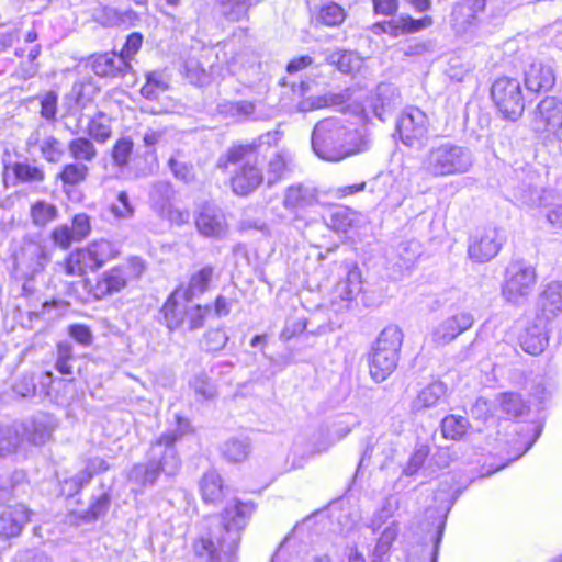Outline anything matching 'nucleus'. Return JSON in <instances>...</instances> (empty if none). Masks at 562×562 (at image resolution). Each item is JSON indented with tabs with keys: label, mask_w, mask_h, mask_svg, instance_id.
<instances>
[{
	"label": "nucleus",
	"mask_w": 562,
	"mask_h": 562,
	"mask_svg": "<svg viewBox=\"0 0 562 562\" xmlns=\"http://www.w3.org/2000/svg\"><path fill=\"white\" fill-rule=\"evenodd\" d=\"M486 0H462L454 5L451 23L458 33H465L476 23V14L485 8Z\"/></svg>",
	"instance_id": "nucleus-20"
},
{
	"label": "nucleus",
	"mask_w": 562,
	"mask_h": 562,
	"mask_svg": "<svg viewBox=\"0 0 562 562\" xmlns=\"http://www.w3.org/2000/svg\"><path fill=\"white\" fill-rule=\"evenodd\" d=\"M400 353L391 350L371 349L369 355V367L372 379L376 382L385 381L396 369Z\"/></svg>",
	"instance_id": "nucleus-22"
},
{
	"label": "nucleus",
	"mask_w": 562,
	"mask_h": 562,
	"mask_svg": "<svg viewBox=\"0 0 562 562\" xmlns=\"http://www.w3.org/2000/svg\"><path fill=\"white\" fill-rule=\"evenodd\" d=\"M69 156L74 161L82 164H91L98 156V150L90 138L76 137L68 142L67 145Z\"/></svg>",
	"instance_id": "nucleus-35"
},
{
	"label": "nucleus",
	"mask_w": 562,
	"mask_h": 562,
	"mask_svg": "<svg viewBox=\"0 0 562 562\" xmlns=\"http://www.w3.org/2000/svg\"><path fill=\"white\" fill-rule=\"evenodd\" d=\"M176 426L175 428H170L164 434H161L156 440V443H160L164 447H168L171 449H176L175 445L178 440H180L183 436L193 432V428L188 418L177 414Z\"/></svg>",
	"instance_id": "nucleus-38"
},
{
	"label": "nucleus",
	"mask_w": 562,
	"mask_h": 562,
	"mask_svg": "<svg viewBox=\"0 0 562 562\" xmlns=\"http://www.w3.org/2000/svg\"><path fill=\"white\" fill-rule=\"evenodd\" d=\"M200 491L205 503H220L224 497V486L221 475L214 470L204 473L200 481Z\"/></svg>",
	"instance_id": "nucleus-31"
},
{
	"label": "nucleus",
	"mask_w": 562,
	"mask_h": 562,
	"mask_svg": "<svg viewBox=\"0 0 562 562\" xmlns=\"http://www.w3.org/2000/svg\"><path fill=\"white\" fill-rule=\"evenodd\" d=\"M29 521V513L23 505L7 507L0 512V539L7 540L21 533Z\"/></svg>",
	"instance_id": "nucleus-21"
},
{
	"label": "nucleus",
	"mask_w": 562,
	"mask_h": 562,
	"mask_svg": "<svg viewBox=\"0 0 562 562\" xmlns=\"http://www.w3.org/2000/svg\"><path fill=\"white\" fill-rule=\"evenodd\" d=\"M549 321L536 315L532 325L528 326L520 336L522 349L530 355L542 352L548 345V325Z\"/></svg>",
	"instance_id": "nucleus-19"
},
{
	"label": "nucleus",
	"mask_w": 562,
	"mask_h": 562,
	"mask_svg": "<svg viewBox=\"0 0 562 562\" xmlns=\"http://www.w3.org/2000/svg\"><path fill=\"white\" fill-rule=\"evenodd\" d=\"M57 216L58 210L56 205L49 202L37 201L31 206V218L35 226L44 227L55 221Z\"/></svg>",
	"instance_id": "nucleus-47"
},
{
	"label": "nucleus",
	"mask_w": 562,
	"mask_h": 562,
	"mask_svg": "<svg viewBox=\"0 0 562 562\" xmlns=\"http://www.w3.org/2000/svg\"><path fill=\"white\" fill-rule=\"evenodd\" d=\"M505 240V234L498 227L480 228L469 239V257L475 262H487L499 252Z\"/></svg>",
	"instance_id": "nucleus-10"
},
{
	"label": "nucleus",
	"mask_w": 562,
	"mask_h": 562,
	"mask_svg": "<svg viewBox=\"0 0 562 562\" xmlns=\"http://www.w3.org/2000/svg\"><path fill=\"white\" fill-rule=\"evenodd\" d=\"M53 241L60 248L67 249L72 241H79L68 225H59L52 232Z\"/></svg>",
	"instance_id": "nucleus-61"
},
{
	"label": "nucleus",
	"mask_w": 562,
	"mask_h": 562,
	"mask_svg": "<svg viewBox=\"0 0 562 562\" xmlns=\"http://www.w3.org/2000/svg\"><path fill=\"white\" fill-rule=\"evenodd\" d=\"M64 383V380H56L53 373L47 371L44 372L40 378L38 390L35 384L34 376L32 374L21 375L15 382L13 390L18 395L22 397L33 396L38 392V395L48 398L50 402L58 403L59 395L57 386Z\"/></svg>",
	"instance_id": "nucleus-14"
},
{
	"label": "nucleus",
	"mask_w": 562,
	"mask_h": 562,
	"mask_svg": "<svg viewBox=\"0 0 562 562\" xmlns=\"http://www.w3.org/2000/svg\"><path fill=\"white\" fill-rule=\"evenodd\" d=\"M429 447L427 445L418 446L409 458L408 464L405 469L406 475H413L424 464L429 454Z\"/></svg>",
	"instance_id": "nucleus-63"
},
{
	"label": "nucleus",
	"mask_w": 562,
	"mask_h": 562,
	"mask_svg": "<svg viewBox=\"0 0 562 562\" xmlns=\"http://www.w3.org/2000/svg\"><path fill=\"white\" fill-rule=\"evenodd\" d=\"M134 143L130 137L119 138L111 149V159L114 167L123 170L130 164Z\"/></svg>",
	"instance_id": "nucleus-46"
},
{
	"label": "nucleus",
	"mask_w": 562,
	"mask_h": 562,
	"mask_svg": "<svg viewBox=\"0 0 562 562\" xmlns=\"http://www.w3.org/2000/svg\"><path fill=\"white\" fill-rule=\"evenodd\" d=\"M288 165V156L285 153H276L269 160L267 169V183L269 187L278 182Z\"/></svg>",
	"instance_id": "nucleus-54"
},
{
	"label": "nucleus",
	"mask_w": 562,
	"mask_h": 562,
	"mask_svg": "<svg viewBox=\"0 0 562 562\" xmlns=\"http://www.w3.org/2000/svg\"><path fill=\"white\" fill-rule=\"evenodd\" d=\"M255 0H215V9L227 21L237 22L247 16Z\"/></svg>",
	"instance_id": "nucleus-32"
},
{
	"label": "nucleus",
	"mask_w": 562,
	"mask_h": 562,
	"mask_svg": "<svg viewBox=\"0 0 562 562\" xmlns=\"http://www.w3.org/2000/svg\"><path fill=\"white\" fill-rule=\"evenodd\" d=\"M195 227L206 238L222 239L228 233V224L223 211L211 203L199 206L194 214Z\"/></svg>",
	"instance_id": "nucleus-13"
},
{
	"label": "nucleus",
	"mask_w": 562,
	"mask_h": 562,
	"mask_svg": "<svg viewBox=\"0 0 562 562\" xmlns=\"http://www.w3.org/2000/svg\"><path fill=\"white\" fill-rule=\"evenodd\" d=\"M473 323L474 317L471 313L459 312L445 318L434 328L431 340L436 346H446L470 329Z\"/></svg>",
	"instance_id": "nucleus-15"
},
{
	"label": "nucleus",
	"mask_w": 562,
	"mask_h": 562,
	"mask_svg": "<svg viewBox=\"0 0 562 562\" xmlns=\"http://www.w3.org/2000/svg\"><path fill=\"white\" fill-rule=\"evenodd\" d=\"M111 211L114 216L119 218H130L133 216L134 207L131 204L126 192L122 191L119 193L117 201L112 204Z\"/></svg>",
	"instance_id": "nucleus-62"
},
{
	"label": "nucleus",
	"mask_w": 562,
	"mask_h": 562,
	"mask_svg": "<svg viewBox=\"0 0 562 562\" xmlns=\"http://www.w3.org/2000/svg\"><path fill=\"white\" fill-rule=\"evenodd\" d=\"M50 258L40 241L23 239L14 252V270L25 279H33L43 272Z\"/></svg>",
	"instance_id": "nucleus-9"
},
{
	"label": "nucleus",
	"mask_w": 562,
	"mask_h": 562,
	"mask_svg": "<svg viewBox=\"0 0 562 562\" xmlns=\"http://www.w3.org/2000/svg\"><path fill=\"white\" fill-rule=\"evenodd\" d=\"M146 82L140 88V94L148 100H156L169 89V78L164 70H151L145 74Z\"/></svg>",
	"instance_id": "nucleus-34"
},
{
	"label": "nucleus",
	"mask_w": 562,
	"mask_h": 562,
	"mask_svg": "<svg viewBox=\"0 0 562 562\" xmlns=\"http://www.w3.org/2000/svg\"><path fill=\"white\" fill-rule=\"evenodd\" d=\"M432 24V19L430 16H424L422 19H413V18H402L394 25L395 30L401 29L402 33H414L420 30L427 29Z\"/></svg>",
	"instance_id": "nucleus-59"
},
{
	"label": "nucleus",
	"mask_w": 562,
	"mask_h": 562,
	"mask_svg": "<svg viewBox=\"0 0 562 562\" xmlns=\"http://www.w3.org/2000/svg\"><path fill=\"white\" fill-rule=\"evenodd\" d=\"M345 18V10L334 2L323 5L318 14V20L328 26L341 24Z\"/></svg>",
	"instance_id": "nucleus-56"
},
{
	"label": "nucleus",
	"mask_w": 562,
	"mask_h": 562,
	"mask_svg": "<svg viewBox=\"0 0 562 562\" xmlns=\"http://www.w3.org/2000/svg\"><path fill=\"white\" fill-rule=\"evenodd\" d=\"M214 269L211 266H205L201 268L199 271L191 274L188 285L179 286L176 290L181 291L183 296L189 301H192L195 297L204 294L210 286V283L213 279Z\"/></svg>",
	"instance_id": "nucleus-28"
},
{
	"label": "nucleus",
	"mask_w": 562,
	"mask_h": 562,
	"mask_svg": "<svg viewBox=\"0 0 562 562\" xmlns=\"http://www.w3.org/2000/svg\"><path fill=\"white\" fill-rule=\"evenodd\" d=\"M190 386L202 400H213L216 396V387L205 373L196 374L190 381Z\"/></svg>",
	"instance_id": "nucleus-53"
},
{
	"label": "nucleus",
	"mask_w": 562,
	"mask_h": 562,
	"mask_svg": "<svg viewBox=\"0 0 562 562\" xmlns=\"http://www.w3.org/2000/svg\"><path fill=\"white\" fill-rule=\"evenodd\" d=\"M146 269L145 262L138 257H131L126 261L104 271L91 289L97 300L121 292L127 283L142 277Z\"/></svg>",
	"instance_id": "nucleus-6"
},
{
	"label": "nucleus",
	"mask_w": 562,
	"mask_h": 562,
	"mask_svg": "<svg viewBox=\"0 0 562 562\" xmlns=\"http://www.w3.org/2000/svg\"><path fill=\"white\" fill-rule=\"evenodd\" d=\"M250 453V440L247 437L231 438L222 446V454L229 462H243Z\"/></svg>",
	"instance_id": "nucleus-40"
},
{
	"label": "nucleus",
	"mask_w": 562,
	"mask_h": 562,
	"mask_svg": "<svg viewBox=\"0 0 562 562\" xmlns=\"http://www.w3.org/2000/svg\"><path fill=\"white\" fill-rule=\"evenodd\" d=\"M447 385L440 381H435L424 387L413 402V408L416 412L437 406L446 398Z\"/></svg>",
	"instance_id": "nucleus-30"
},
{
	"label": "nucleus",
	"mask_w": 562,
	"mask_h": 562,
	"mask_svg": "<svg viewBox=\"0 0 562 562\" xmlns=\"http://www.w3.org/2000/svg\"><path fill=\"white\" fill-rule=\"evenodd\" d=\"M182 294L181 291L175 290L160 308L162 323L171 331L186 324V313L190 301Z\"/></svg>",
	"instance_id": "nucleus-18"
},
{
	"label": "nucleus",
	"mask_w": 562,
	"mask_h": 562,
	"mask_svg": "<svg viewBox=\"0 0 562 562\" xmlns=\"http://www.w3.org/2000/svg\"><path fill=\"white\" fill-rule=\"evenodd\" d=\"M548 192L531 184L521 186L516 193V200L521 206L529 209L546 206L548 204Z\"/></svg>",
	"instance_id": "nucleus-36"
},
{
	"label": "nucleus",
	"mask_w": 562,
	"mask_h": 562,
	"mask_svg": "<svg viewBox=\"0 0 562 562\" xmlns=\"http://www.w3.org/2000/svg\"><path fill=\"white\" fill-rule=\"evenodd\" d=\"M90 169L88 165L80 161H72L63 166L56 175V180L61 181L63 187H77L83 183L89 177Z\"/></svg>",
	"instance_id": "nucleus-33"
},
{
	"label": "nucleus",
	"mask_w": 562,
	"mask_h": 562,
	"mask_svg": "<svg viewBox=\"0 0 562 562\" xmlns=\"http://www.w3.org/2000/svg\"><path fill=\"white\" fill-rule=\"evenodd\" d=\"M554 83L555 75L553 69L541 61L531 63L525 71V85L530 91H548Z\"/></svg>",
	"instance_id": "nucleus-23"
},
{
	"label": "nucleus",
	"mask_w": 562,
	"mask_h": 562,
	"mask_svg": "<svg viewBox=\"0 0 562 562\" xmlns=\"http://www.w3.org/2000/svg\"><path fill=\"white\" fill-rule=\"evenodd\" d=\"M120 249L109 240L100 239L77 249L67 258L64 267L68 276H82L88 270L95 271L108 261L115 259Z\"/></svg>",
	"instance_id": "nucleus-5"
},
{
	"label": "nucleus",
	"mask_w": 562,
	"mask_h": 562,
	"mask_svg": "<svg viewBox=\"0 0 562 562\" xmlns=\"http://www.w3.org/2000/svg\"><path fill=\"white\" fill-rule=\"evenodd\" d=\"M531 126L537 133H549L562 139V101L555 97L542 99L532 112Z\"/></svg>",
	"instance_id": "nucleus-11"
},
{
	"label": "nucleus",
	"mask_w": 562,
	"mask_h": 562,
	"mask_svg": "<svg viewBox=\"0 0 562 562\" xmlns=\"http://www.w3.org/2000/svg\"><path fill=\"white\" fill-rule=\"evenodd\" d=\"M40 153L49 164H58L65 154L63 143L54 135L44 137L40 144Z\"/></svg>",
	"instance_id": "nucleus-48"
},
{
	"label": "nucleus",
	"mask_w": 562,
	"mask_h": 562,
	"mask_svg": "<svg viewBox=\"0 0 562 562\" xmlns=\"http://www.w3.org/2000/svg\"><path fill=\"white\" fill-rule=\"evenodd\" d=\"M91 68L94 75L102 78H120L132 68L131 64L115 52L91 56Z\"/></svg>",
	"instance_id": "nucleus-17"
},
{
	"label": "nucleus",
	"mask_w": 562,
	"mask_h": 562,
	"mask_svg": "<svg viewBox=\"0 0 562 562\" xmlns=\"http://www.w3.org/2000/svg\"><path fill=\"white\" fill-rule=\"evenodd\" d=\"M470 427L468 418L460 415L446 416L441 422V432L446 439L460 440Z\"/></svg>",
	"instance_id": "nucleus-44"
},
{
	"label": "nucleus",
	"mask_w": 562,
	"mask_h": 562,
	"mask_svg": "<svg viewBox=\"0 0 562 562\" xmlns=\"http://www.w3.org/2000/svg\"><path fill=\"white\" fill-rule=\"evenodd\" d=\"M327 61L337 66V68L344 74H352L361 66L360 57L353 52L348 50L333 52L327 56Z\"/></svg>",
	"instance_id": "nucleus-45"
},
{
	"label": "nucleus",
	"mask_w": 562,
	"mask_h": 562,
	"mask_svg": "<svg viewBox=\"0 0 562 562\" xmlns=\"http://www.w3.org/2000/svg\"><path fill=\"white\" fill-rule=\"evenodd\" d=\"M315 201L316 195L313 190L297 184L286 190L283 205L285 209H302L312 205Z\"/></svg>",
	"instance_id": "nucleus-37"
},
{
	"label": "nucleus",
	"mask_w": 562,
	"mask_h": 562,
	"mask_svg": "<svg viewBox=\"0 0 562 562\" xmlns=\"http://www.w3.org/2000/svg\"><path fill=\"white\" fill-rule=\"evenodd\" d=\"M181 467L177 449L164 447L151 442L146 461L133 465L128 473V481L140 487H151L160 474L175 476Z\"/></svg>",
	"instance_id": "nucleus-4"
},
{
	"label": "nucleus",
	"mask_w": 562,
	"mask_h": 562,
	"mask_svg": "<svg viewBox=\"0 0 562 562\" xmlns=\"http://www.w3.org/2000/svg\"><path fill=\"white\" fill-rule=\"evenodd\" d=\"M312 147L319 158L331 162L341 161L362 150L357 130L339 117L324 119L314 126Z\"/></svg>",
	"instance_id": "nucleus-2"
},
{
	"label": "nucleus",
	"mask_w": 562,
	"mask_h": 562,
	"mask_svg": "<svg viewBox=\"0 0 562 562\" xmlns=\"http://www.w3.org/2000/svg\"><path fill=\"white\" fill-rule=\"evenodd\" d=\"M263 176L256 162L244 164L231 179V186L234 193L247 195L252 192L262 182Z\"/></svg>",
	"instance_id": "nucleus-25"
},
{
	"label": "nucleus",
	"mask_w": 562,
	"mask_h": 562,
	"mask_svg": "<svg viewBox=\"0 0 562 562\" xmlns=\"http://www.w3.org/2000/svg\"><path fill=\"white\" fill-rule=\"evenodd\" d=\"M256 160V146L250 144H237L229 147L225 154L220 156L217 167L226 170L231 165L254 164Z\"/></svg>",
	"instance_id": "nucleus-29"
},
{
	"label": "nucleus",
	"mask_w": 562,
	"mask_h": 562,
	"mask_svg": "<svg viewBox=\"0 0 562 562\" xmlns=\"http://www.w3.org/2000/svg\"><path fill=\"white\" fill-rule=\"evenodd\" d=\"M228 341L227 334L221 329H210L204 335V347L206 351L215 352L222 350Z\"/></svg>",
	"instance_id": "nucleus-58"
},
{
	"label": "nucleus",
	"mask_w": 562,
	"mask_h": 562,
	"mask_svg": "<svg viewBox=\"0 0 562 562\" xmlns=\"http://www.w3.org/2000/svg\"><path fill=\"white\" fill-rule=\"evenodd\" d=\"M10 169L15 180L23 184H41L45 181L46 175L44 167L36 161H30L27 158L15 161Z\"/></svg>",
	"instance_id": "nucleus-27"
},
{
	"label": "nucleus",
	"mask_w": 562,
	"mask_h": 562,
	"mask_svg": "<svg viewBox=\"0 0 562 562\" xmlns=\"http://www.w3.org/2000/svg\"><path fill=\"white\" fill-rule=\"evenodd\" d=\"M401 105V95L396 87L392 83H380L376 87L372 101L375 115L380 120H385L384 115Z\"/></svg>",
	"instance_id": "nucleus-26"
},
{
	"label": "nucleus",
	"mask_w": 562,
	"mask_h": 562,
	"mask_svg": "<svg viewBox=\"0 0 562 562\" xmlns=\"http://www.w3.org/2000/svg\"><path fill=\"white\" fill-rule=\"evenodd\" d=\"M502 412L508 417H519L527 411V405L516 393H504L499 397Z\"/></svg>",
	"instance_id": "nucleus-50"
},
{
	"label": "nucleus",
	"mask_w": 562,
	"mask_h": 562,
	"mask_svg": "<svg viewBox=\"0 0 562 562\" xmlns=\"http://www.w3.org/2000/svg\"><path fill=\"white\" fill-rule=\"evenodd\" d=\"M538 316L551 322L562 312V283H549L538 299Z\"/></svg>",
	"instance_id": "nucleus-24"
},
{
	"label": "nucleus",
	"mask_w": 562,
	"mask_h": 562,
	"mask_svg": "<svg viewBox=\"0 0 562 562\" xmlns=\"http://www.w3.org/2000/svg\"><path fill=\"white\" fill-rule=\"evenodd\" d=\"M255 506L235 498L221 514V520L212 524L196 537L192 552L201 562H237L241 535Z\"/></svg>",
	"instance_id": "nucleus-1"
},
{
	"label": "nucleus",
	"mask_w": 562,
	"mask_h": 562,
	"mask_svg": "<svg viewBox=\"0 0 562 562\" xmlns=\"http://www.w3.org/2000/svg\"><path fill=\"white\" fill-rule=\"evenodd\" d=\"M109 506L110 495L106 492L101 491L99 494L91 497V503L83 517L88 520L98 519L105 515Z\"/></svg>",
	"instance_id": "nucleus-55"
},
{
	"label": "nucleus",
	"mask_w": 562,
	"mask_h": 562,
	"mask_svg": "<svg viewBox=\"0 0 562 562\" xmlns=\"http://www.w3.org/2000/svg\"><path fill=\"white\" fill-rule=\"evenodd\" d=\"M211 312L210 305L191 304L189 302L186 313V324L190 331L200 329L204 326L205 317Z\"/></svg>",
	"instance_id": "nucleus-51"
},
{
	"label": "nucleus",
	"mask_w": 562,
	"mask_h": 562,
	"mask_svg": "<svg viewBox=\"0 0 562 562\" xmlns=\"http://www.w3.org/2000/svg\"><path fill=\"white\" fill-rule=\"evenodd\" d=\"M55 418L49 414L38 413L21 425V442L26 440L33 445H43L55 428Z\"/></svg>",
	"instance_id": "nucleus-16"
},
{
	"label": "nucleus",
	"mask_w": 562,
	"mask_h": 562,
	"mask_svg": "<svg viewBox=\"0 0 562 562\" xmlns=\"http://www.w3.org/2000/svg\"><path fill=\"white\" fill-rule=\"evenodd\" d=\"M143 44V35L138 32L130 34L125 41V44L120 53V56L124 57L126 61L130 60L137 54Z\"/></svg>",
	"instance_id": "nucleus-64"
},
{
	"label": "nucleus",
	"mask_w": 562,
	"mask_h": 562,
	"mask_svg": "<svg viewBox=\"0 0 562 562\" xmlns=\"http://www.w3.org/2000/svg\"><path fill=\"white\" fill-rule=\"evenodd\" d=\"M21 443L20 431L12 427H0V458L15 451Z\"/></svg>",
	"instance_id": "nucleus-52"
},
{
	"label": "nucleus",
	"mask_w": 562,
	"mask_h": 562,
	"mask_svg": "<svg viewBox=\"0 0 562 562\" xmlns=\"http://www.w3.org/2000/svg\"><path fill=\"white\" fill-rule=\"evenodd\" d=\"M474 164L470 148L445 142L431 146L423 156L420 169L434 178L459 176L469 172Z\"/></svg>",
	"instance_id": "nucleus-3"
},
{
	"label": "nucleus",
	"mask_w": 562,
	"mask_h": 562,
	"mask_svg": "<svg viewBox=\"0 0 562 562\" xmlns=\"http://www.w3.org/2000/svg\"><path fill=\"white\" fill-rule=\"evenodd\" d=\"M428 117L418 108H409L402 113L396 122V131L404 145L420 147L428 134Z\"/></svg>",
	"instance_id": "nucleus-12"
},
{
	"label": "nucleus",
	"mask_w": 562,
	"mask_h": 562,
	"mask_svg": "<svg viewBox=\"0 0 562 562\" xmlns=\"http://www.w3.org/2000/svg\"><path fill=\"white\" fill-rule=\"evenodd\" d=\"M173 193V189L168 182L160 181L153 186L150 202L151 207L158 215H161L171 206Z\"/></svg>",
	"instance_id": "nucleus-42"
},
{
	"label": "nucleus",
	"mask_w": 562,
	"mask_h": 562,
	"mask_svg": "<svg viewBox=\"0 0 562 562\" xmlns=\"http://www.w3.org/2000/svg\"><path fill=\"white\" fill-rule=\"evenodd\" d=\"M217 112L225 119L241 121L254 114L255 104L246 100L223 101L217 105Z\"/></svg>",
	"instance_id": "nucleus-39"
},
{
	"label": "nucleus",
	"mask_w": 562,
	"mask_h": 562,
	"mask_svg": "<svg viewBox=\"0 0 562 562\" xmlns=\"http://www.w3.org/2000/svg\"><path fill=\"white\" fill-rule=\"evenodd\" d=\"M87 131L91 140L93 139L100 144L105 143L112 134V128L106 123L105 114L102 112H99L89 121Z\"/></svg>",
	"instance_id": "nucleus-49"
},
{
	"label": "nucleus",
	"mask_w": 562,
	"mask_h": 562,
	"mask_svg": "<svg viewBox=\"0 0 562 562\" xmlns=\"http://www.w3.org/2000/svg\"><path fill=\"white\" fill-rule=\"evenodd\" d=\"M536 270L522 260L512 261L505 271L502 286L503 297L510 304H521L533 291Z\"/></svg>",
	"instance_id": "nucleus-7"
},
{
	"label": "nucleus",
	"mask_w": 562,
	"mask_h": 562,
	"mask_svg": "<svg viewBox=\"0 0 562 562\" xmlns=\"http://www.w3.org/2000/svg\"><path fill=\"white\" fill-rule=\"evenodd\" d=\"M492 99L503 114L510 121H517L524 113L525 102L517 79L503 77L494 81L491 88Z\"/></svg>",
	"instance_id": "nucleus-8"
},
{
	"label": "nucleus",
	"mask_w": 562,
	"mask_h": 562,
	"mask_svg": "<svg viewBox=\"0 0 562 562\" xmlns=\"http://www.w3.org/2000/svg\"><path fill=\"white\" fill-rule=\"evenodd\" d=\"M345 102V95L341 93H325L323 95H313L302 99L296 104L299 112H310L333 104H341Z\"/></svg>",
	"instance_id": "nucleus-41"
},
{
	"label": "nucleus",
	"mask_w": 562,
	"mask_h": 562,
	"mask_svg": "<svg viewBox=\"0 0 562 562\" xmlns=\"http://www.w3.org/2000/svg\"><path fill=\"white\" fill-rule=\"evenodd\" d=\"M403 342V334L402 330L397 326H387L385 327L375 339L372 348L378 350H391L394 352L401 351Z\"/></svg>",
	"instance_id": "nucleus-43"
},
{
	"label": "nucleus",
	"mask_w": 562,
	"mask_h": 562,
	"mask_svg": "<svg viewBox=\"0 0 562 562\" xmlns=\"http://www.w3.org/2000/svg\"><path fill=\"white\" fill-rule=\"evenodd\" d=\"M72 359V347L68 341H61L57 345V356H56V370L64 374L70 375L72 374V368L69 361Z\"/></svg>",
	"instance_id": "nucleus-57"
},
{
	"label": "nucleus",
	"mask_w": 562,
	"mask_h": 562,
	"mask_svg": "<svg viewBox=\"0 0 562 562\" xmlns=\"http://www.w3.org/2000/svg\"><path fill=\"white\" fill-rule=\"evenodd\" d=\"M169 167L177 179L186 183H191L195 180L194 168L191 164L170 158Z\"/></svg>",
	"instance_id": "nucleus-60"
}]
</instances>
